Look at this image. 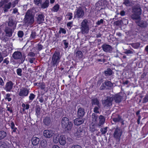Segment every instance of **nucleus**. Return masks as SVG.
I'll list each match as a JSON object with an SVG mask.
<instances>
[{"instance_id": "nucleus-1", "label": "nucleus", "mask_w": 148, "mask_h": 148, "mask_svg": "<svg viewBox=\"0 0 148 148\" xmlns=\"http://www.w3.org/2000/svg\"><path fill=\"white\" fill-rule=\"evenodd\" d=\"M61 57L60 52L55 51L53 53L50 62L51 66L52 67H56L59 65L60 62Z\"/></svg>"}, {"instance_id": "nucleus-2", "label": "nucleus", "mask_w": 148, "mask_h": 148, "mask_svg": "<svg viewBox=\"0 0 148 148\" xmlns=\"http://www.w3.org/2000/svg\"><path fill=\"white\" fill-rule=\"evenodd\" d=\"M34 17L31 11L29 10H28L25 13L23 19L24 23L27 25H32L34 22Z\"/></svg>"}, {"instance_id": "nucleus-3", "label": "nucleus", "mask_w": 148, "mask_h": 148, "mask_svg": "<svg viewBox=\"0 0 148 148\" xmlns=\"http://www.w3.org/2000/svg\"><path fill=\"white\" fill-rule=\"evenodd\" d=\"M61 125L63 128L69 132L71 130L73 126V123L71 121H69L68 118L64 117L61 120Z\"/></svg>"}, {"instance_id": "nucleus-4", "label": "nucleus", "mask_w": 148, "mask_h": 148, "mask_svg": "<svg viewBox=\"0 0 148 148\" xmlns=\"http://www.w3.org/2000/svg\"><path fill=\"white\" fill-rule=\"evenodd\" d=\"M88 21L86 19H84L81 23V30L83 34H87L89 32Z\"/></svg>"}, {"instance_id": "nucleus-5", "label": "nucleus", "mask_w": 148, "mask_h": 148, "mask_svg": "<svg viewBox=\"0 0 148 148\" xmlns=\"http://www.w3.org/2000/svg\"><path fill=\"white\" fill-rule=\"evenodd\" d=\"M84 15V12L81 7L77 8L74 13L73 19H79L82 18Z\"/></svg>"}, {"instance_id": "nucleus-6", "label": "nucleus", "mask_w": 148, "mask_h": 148, "mask_svg": "<svg viewBox=\"0 0 148 148\" xmlns=\"http://www.w3.org/2000/svg\"><path fill=\"white\" fill-rule=\"evenodd\" d=\"M13 58L16 60L19 59L21 63H23L25 60V57L22 56V53L19 51H15L12 54Z\"/></svg>"}, {"instance_id": "nucleus-7", "label": "nucleus", "mask_w": 148, "mask_h": 148, "mask_svg": "<svg viewBox=\"0 0 148 148\" xmlns=\"http://www.w3.org/2000/svg\"><path fill=\"white\" fill-rule=\"evenodd\" d=\"M85 130L82 126H80L77 129L76 132L74 133V135L76 138L83 137L85 134Z\"/></svg>"}, {"instance_id": "nucleus-8", "label": "nucleus", "mask_w": 148, "mask_h": 148, "mask_svg": "<svg viewBox=\"0 0 148 148\" xmlns=\"http://www.w3.org/2000/svg\"><path fill=\"white\" fill-rule=\"evenodd\" d=\"M112 98L107 97L106 99L102 101V104L104 107H108L112 106Z\"/></svg>"}, {"instance_id": "nucleus-9", "label": "nucleus", "mask_w": 148, "mask_h": 148, "mask_svg": "<svg viewBox=\"0 0 148 148\" xmlns=\"http://www.w3.org/2000/svg\"><path fill=\"white\" fill-rule=\"evenodd\" d=\"M113 136L117 142H119L120 140V128L116 127L113 134Z\"/></svg>"}, {"instance_id": "nucleus-10", "label": "nucleus", "mask_w": 148, "mask_h": 148, "mask_svg": "<svg viewBox=\"0 0 148 148\" xmlns=\"http://www.w3.org/2000/svg\"><path fill=\"white\" fill-rule=\"evenodd\" d=\"M29 89H28L25 87H22L20 89V91L19 93V95L22 97L24 98L25 97L28 96Z\"/></svg>"}, {"instance_id": "nucleus-11", "label": "nucleus", "mask_w": 148, "mask_h": 148, "mask_svg": "<svg viewBox=\"0 0 148 148\" xmlns=\"http://www.w3.org/2000/svg\"><path fill=\"white\" fill-rule=\"evenodd\" d=\"M13 84L11 81L7 82L5 85L4 89L6 92H10L13 88Z\"/></svg>"}, {"instance_id": "nucleus-12", "label": "nucleus", "mask_w": 148, "mask_h": 148, "mask_svg": "<svg viewBox=\"0 0 148 148\" xmlns=\"http://www.w3.org/2000/svg\"><path fill=\"white\" fill-rule=\"evenodd\" d=\"M103 50L105 52H110L112 50V48L110 45L106 43L103 44L101 46Z\"/></svg>"}, {"instance_id": "nucleus-13", "label": "nucleus", "mask_w": 148, "mask_h": 148, "mask_svg": "<svg viewBox=\"0 0 148 148\" xmlns=\"http://www.w3.org/2000/svg\"><path fill=\"white\" fill-rule=\"evenodd\" d=\"M84 119L78 117L74 120V123L75 125L77 126L79 125L83 124L84 121Z\"/></svg>"}, {"instance_id": "nucleus-14", "label": "nucleus", "mask_w": 148, "mask_h": 148, "mask_svg": "<svg viewBox=\"0 0 148 148\" xmlns=\"http://www.w3.org/2000/svg\"><path fill=\"white\" fill-rule=\"evenodd\" d=\"M54 134V132L51 130H45L43 132V135L47 138H50Z\"/></svg>"}, {"instance_id": "nucleus-15", "label": "nucleus", "mask_w": 148, "mask_h": 148, "mask_svg": "<svg viewBox=\"0 0 148 148\" xmlns=\"http://www.w3.org/2000/svg\"><path fill=\"white\" fill-rule=\"evenodd\" d=\"M43 122L46 126H49L52 122L51 120L50 117L46 116L44 118Z\"/></svg>"}, {"instance_id": "nucleus-16", "label": "nucleus", "mask_w": 148, "mask_h": 148, "mask_svg": "<svg viewBox=\"0 0 148 148\" xmlns=\"http://www.w3.org/2000/svg\"><path fill=\"white\" fill-rule=\"evenodd\" d=\"M85 114L84 109L82 108H78L77 112V116L83 118Z\"/></svg>"}, {"instance_id": "nucleus-17", "label": "nucleus", "mask_w": 148, "mask_h": 148, "mask_svg": "<svg viewBox=\"0 0 148 148\" xmlns=\"http://www.w3.org/2000/svg\"><path fill=\"white\" fill-rule=\"evenodd\" d=\"M117 16L116 15L114 16V18L112 19L111 23L114 22V25L116 26H119L120 25V20L118 19V18H117Z\"/></svg>"}, {"instance_id": "nucleus-18", "label": "nucleus", "mask_w": 148, "mask_h": 148, "mask_svg": "<svg viewBox=\"0 0 148 148\" xmlns=\"http://www.w3.org/2000/svg\"><path fill=\"white\" fill-rule=\"evenodd\" d=\"M5 32L6 36L9 37H11L12 34L13 30L12 29L6 27L5 29Z\"/></svg>"}, {"instance_id": "nucleus-19", "label": "nucleus", "mask_w": 148, "mask_h": 148, "mask_svg": "<svg viewBox=\"0 0 148 148\" xmlns=\"http://www.w3.org/2000/svg\"><path fill=\"white\" fill-rule=\"evenodd\" d=\"M99 122L98 124V125L99 126H101L104 124L105 118L103 115H100L99 117Z\"/></svg>"}, {"instance_id": "nucleus-20", "label": "nucleus", "mask_w": 148, "mask_h": 148, "mask_svg": "<svg viewBox=\"0 0 148 148\" xmlns=\"http://www.w3.org/2000/svg\"><path fill=\"white\" fill-rule=\"evenodd\" d=\"M40 140L39 138L33 136L32 138V144L34 145H37L39 142Z\"/></svg>"}, {"instance_id": "nucleus-21", "label": "nucleus", "mask_w": 148, "mask_h": 148, "mask_svg": "<svg viewBox=\"0 0 148 148\" xmlns=\"http://www.w3.org/2000/svg\"><path fill=\"white\" fill-rule=\"evenodd\" d=\"M40 5L42 8L45 9L47 8L49 5V0H45L44 2L41 3Z\"/></svg>"}, {"instance_id": "nucleus-22", "label": "nucleus", "mask_w": 148, "mask_h": 148, "mask_svg": "<svg viewBox=\"0 0 148 148\" xmlns=\"http://www.w3.org/2000/svg\"><path fill=\"white\" fill-rule=\"evenodd\" d=\"M132 12L140 15L141 14V10L140 8L139 7H134L133 8Z\"/></svg>"}, {"instance_id": "nucleus-23", "label": "nucleus", "mask_w": 148, "mask_h": 148, "mask_svg": "<svg viewBox=\"0 0 148 148\" xmlns=\"http://www.w3.org/2000/svg\"><path fill=\"white\" fill-rule=\"evenodd\" d=\"M12 3L10 2L4 5L3 7V10L4 12H7L8 11V10L10 9L11 7Z\"/></svg>"}, {"instance_id": "nucleus-24", "label": "nucleus", "mask_w": 148, "mask_h": 148, "mask_svg": "<svg viewBox=\"0 0 148 148\" xmlns=\"http://www.w3.org/2000/svg\"><path fill=\"white\" fill-rule=\"evenodd\" d=\"M10 127L12 130V133H15L16 132V130H18L17 127H15L14 123L13 121H11L10 122Z\"/></svg>"}, {"instance_id": "nucleus-25", "label": "nucleus", "mask_w": 148, "mask_h": 148, "mask_svg": "<svg viewBox=\"0 0 148 148\" xmlns=\"http://www.w3.org/2000/svg\"><path fill=\"white\" fill-rule=\"evenodd\" d=\"M60 144L62 145H64L66 143L65 138L64 136L63 135L60 136L59 141Z\"/></svg>"}, {"instance_id": "nucleus-26", "label": "nucleus", "mask_w": 148, "mask_h": 148, "mask_svg": "<svg viewBox=\"0 0 148 148\" xmlns=\"http://www.w3.org/2000/svg\"><path fill=\"white\" fill-rule=\"evenodd\" d=\"M91 104L92 106L96 105L97 106H99L100 105L99 102L97 98L92 99L91 101Z\"/></svg>"}, {"instance_id": "nucleus-27", "label": "nucleus", "mask_w": 148, "mask_h": 148, "mask_svg": "<svg viewBox=\"0 0 148 148\" xmlns=\"http://www.w3.org/2000/svg\"><path fill=\"white\" fill-rule=\"evenodd\" d=\"M136 22L138 26L141 27L145 28L146 27L147 25V22L145 21H141L139 22L136 21Z\"/></svg>"}, {"instance_id": "nucleus-28", "label": "nucleus", "mask_w": 148, "mask_h": 148, "mask_svg": "<svg viewBox=\"0 0 148 148\" xmlns=\"http://www.w3.org/2000/svg\"><path fill=\"white\" fill-rule=\"evenodd\" d=\"M44 18V16L42 14H40L38 15L37 20L39 24H40L43 22Z\"/></svg>"}, {"instance_id": "nucleus-29", "label": "nucleus", "mask_w": 148, "mask_h": 148, "mask_svg": "<svg viewBox=\"0 0 148 148\" xmlns=\"http://www.w3.org/2000/svg\"><path fill=\"white\" fill-rule=\"evenodd\" d=\"M60 8V5L58 4H56L51 9V11L53 12H56L58 11Z\"/></svg>"}, {"instance_id": "nucleus-30", "label": "nucleus", "mask_w": 148, "mask_h": 148, "mask_svg": "<svg viewBox=\"0 0 148 148\" xmlns=\"http://www.w3.org/2000/svg\"><path fill=\"white\" fill-rule=\"evenodd\" d=\"M40 88L42 90L44 91L43 94L47 92L50 89L49 86L46 87L45 85H41L40 86Z\"/></svg>"}, {"instance_id": "nucleus-31", "label": "nucleus", "mask_w": 148, "mask_h": 148, "mask_svg": "<svg viewBox=\"0 0 148 148\" xmlns=\"http://www.w3.org/2000/svg\"><path fill=\"white\" fill-rule=\"evenodd\" d=\"M75 54L76 57L79 59H81L83 56L82 53L81 51L79 50L77 51H76Z\"/></svg>"}, {"instance_id": "nucleus-32", "label": "nucleus", "mask_w": 148, "mask_h": 148, "mask_svg": "<svg viewBox=\"0 0 148 148\" xmlns=\"http://www.w3.org/2000/svg\"><path fill=\"white\" fill-rule=\"evenodd\" d=\"M9 58H6L3 60L2 63V66L3 67H7V65L9 64Z\"/></svg>"}, {"instance_id": "nucleus-33", "label": "nucleus", "mask_w": 148, "mask_h": 148, "mask_svg": "<svg viewBox=\"0 0 148 148\" xmlns=\"http://www.w3.org/2000/svg\"><path fill=\"white\" fill-rule=\"evenodd\" d=\"M7 136L5 132L3 130L0 131V140L4 139Z\"/></svg>"}, {"instance_id": "nucleus-34", "label": "nucleus", "mask_w": 148, "mask_h": 148, "mask_svg": "<svg viewBox=\"0 0 148 148\" xmlns=\"http://www.w3.org/2000/svg\"><path fill=\"white\" fill-rule=\"evenodd\" d=\"M40 110L41 108L39 106H38L36 107L35 115L38 118L40 116Z\"/></svg>"}, {"instance_id": "nucleus-35", "label": "nucleus", "mask_w": 148, "mask_h": 148, "mask_svg": "<svg viewBox=\"0 0 148 148\" xmlns=\"http://www.w3.org/2000/svg\"><path fill=\"white\" fill-rule=\"evenodd\" d=\"M92 121L93 123H96L98 119V116L94 113L92 114Z\"/></svg>"}, {"instance_id": "nucleus-36", "label": "nucleus", "mask_w": 148, "mask_h": 148, "mask_svg": "<svg viewBox=\"0 0 148 148\" xmlns=\"http://www.w3.org/2000/svg\"><path fill=\"white\" fill-rule=\"evenodd\" d=\"M113 98L116 103H119L120 102V95H116L113 97Z\"/></svg>"}, {"instance_id": "nucleus-37", "label": "nucleus", "mask_w": 148, "mask_h": 148, "mask_svg": "<svg viewBox=\"0 0 148 148\" xmlns=\"http://www.w3.org/2000/svg\"><path fill=\"white\" fill-rule=\"evenodd\" d=\"M112 71L110 68H108L107 70L105 71V75L106 76H110L112 75Z\"/></svg>"}, {"instance_id": "nucleus-38", "label": "nucleus", "mask_w": 148, "mask_h": 148, "mask_svg": "<svg viewBox=\"0 0 148 148\" xmlns=\"http://www.w3.org/2000/svg\"><path fill=\"white\" fill-rule=\"evenodd\" d=\"M140 15L134 13L131 16V18L133 20H140Z\"/></svg>"}, {"instance_id": "nucleus-39", "label": "nucleus", "mask_w": 148, "mask_h": 148, "mask_svg": "<svg viewBox=\"0 0 148 148\" xmlns=\"http://www.w3.org/2000/svg\"><path fill=\"white\" fill-rule=\"evenodd\" d=\"M100 108V105L99 106H95L94 108L93 112L96 113H99V110Z\"/></svg>"}, {"instance_id": "nucleus-40", "label": "nucleus", "mask_w": 148, "mask_h": 148, "mask_svg": "<svg viewBox=\"0 0 148 148\" xmlns=\"http://www.w3.org/2000/svg\"><path fill=\"white\" fill-rule=\"evenodd\" d=\"M9 0H1L0 2V7H1L3 5L8 3Z\"/></svg>"}, {"instance_id": "nucleus-41", "label": "nucleus", "mask_w": 148, "mask_h": 148, "mask_svg": "<svg viewBox=\"0 0 148 148\" xmlns=\"http://www.w3.org/2000/svg\"><path fill=\"white\" fill-rule=\"evenodd\" d=\"M107 127H106L104 128H101L100 129V131L102 135H105L107 132Z\"/></svg>"}, {"instance_id": "nucleus-42", "label": "nucleus", "mask_w": 148, "mask_h": 148, "mask_svg": "<svg viewBox=\"0 0 148 148\" xmlns=\"http://www.w3.org/2000/svg\"><path fill=\"white\" fill-rule=\"evenodd\" d=\"M6 111H8L10 113H12L13 112V107L10 105H7L6 107Z\"/></svg>"}, {"instance_id": "nucleus-43", "label": "nucleus", "mask_w": 148, "mask_h": 148, "mask_svg": "<svg viewBox=\"0 0 148 148\" xmlns=\"http://www.w3.org/2000/svg\"><path fill=\"white\" fill-rule=\"evenodd\" d=\"M131 45L135 49L138 48L140 45V44L139 42L131 44Z\"/></svg>"}, {"instance_id": "nucleus-44", "label": "nucleus", "mask_w": 148, "mask_h": 148, "mask_svg": "<svg viewBox=\"0 0 148 148\" xmlns=\"http://www.w3.org/2000/svg\"><path fill=\"white\" fill-rule=\"evenodd\" d=\"M0 148H9L4 143L0 142Z\"/></svg>"}, {"instance_id": "nucleus-45", "label": "nucleus", "mask_w": 148, "mask_h": 148, "mask_svg": "<svg viewBox=\"0 0 148 148\" xmlns=\"http://www.w3.org/2000/svg\"><path fill=\"white\" fill-rule=\"evenodd\" d=\"M11 94L10 93H7L6 95V97H5V99L7 100L8 101L10 102L12 100V98L10 97Z\"/></svg>"}, {"instance_id": "nucleus-46", "label": "nucleus", "mask_w": 148, "mask_h": 148, "mask_svg": "<svg viewBox=\"0 0 148 148\" xmlns=\"http://www.w3.org/2000/svg\"><path fill=\"white\" fill-rule=\"evenodd\" d=\"M24 35V33L22 31L19 30L17 33V35L19 38H22Z\"/></svg>"}, {"instance_id": "nucleus-47", "label": "nucleus", "mask_w": 148, "mask_h": 148, "mask_svg": "<svg viewBox=\"0 0 148 148\" xmlns=\"http://www.w3.org/2000/svg\"><path fill=\"white\" fill-rule=\"evenodd\" d=\"M67 19L69 20H71L73 18V14L71 12H68L66 15Z\"/></svg>"}, {"instance_id": "nucleus-48", "label": "nucleus", "mask_w": 148, "mask_h": 148, "mask_svg": "<svg viewBox=\"0 0 148 148\" xmlns=\"http://www.w3.org/2000/svg\"><path fill=\"white\" fill-rule=\"evenodd\" d=\"M61 33L65 34L66 33V31L65 29L60 27V30L58 32V33L59 34H61Z\"/></svg>"}, {"instance_id": "nucleus-49", "label": "nucleus", "mask_w": 148, "mask_h": 148, "mask_svg": "<svg viewBox=\"0 0 148 148\" xmlns=\"http://www.w3.org/2000/svg\"><path fill=\"white\" fill-rule=\"evenodd\" d=\"M42 2V0H34V4L37 6L40 5V4H41Z\"/></svg>"}, {"instance_id": "nucleus-50", "label": "nucleus", "mask_w": 148, "mask_h": 148, "mask_svg": "<svg viewBox=\"0 0 148 148\" xmlns=\"http://www.w3.org/2000/svg\"><path fill=\"white\" fill-rule=\"evenodd\" d=\"M85 143L87 145H90L91 144V142L90 141V137H86L85 140Z\"/></svg>"}, {"instance_id": "nucleus-51", "label": "nucleus", "mask_w": 148, "mask_h": 148, "mask_svg": "<svg viewBox=\"0 0 148 148\" xmlns=\"http://www.w3.org/2000/svg\"><path fill=\"white\" fill-rule=\"evenodd\" d=\"M16 73L17 74L20 76H21L22 75V69L21 68H19L17 69L16 70Z\"/></svg>"}, {"instance_id": "nucleus-52", "label": "nucleus", "mask_w": 148, "mask_h": 148, "mask_svg": "<svg viewBox=\"0 0 148 148\" xmlns=\"http://www.w3.org/2000/svg\"><path fill=\"white\" fill-rule=\"evenodd\" d=\"M63 42L64 44V48L65 49H66L69 46V43L67 42V40H63Z\"/></svg>"}, {"instance_id": "nucleus-53", "label": "nucleus", "mask_w": 148, "mask_h": 148, "mask_svg": "<svg viewBox=\"0 0 148 148\" xmlns=\"http://www.w3.org/2000/svg\"><path fill=\"white\" fill-rule=\"evenodd\" d=\"M92 143L95 145H97V142L96 140V136H92Z\"/></svg>"}, {"instance_id": "nucleus-54", "label": "nucleus", "mask_w": 148, "mask_h": 148, "mask_svg": "<svg viewBox=\"0 0 148 148\" xmlns=\"http://www.w3.org/2000/svg\"><path fill=\"white\" fill-rule=\"evenodd\" d=\"M35 95L34 94L32 93L30 94L29 96V99L30 100L32 101L35 98Z\"/></svg>"}, {"instance_id": "nucleus-55", "label": "nucleus", "mask_w": 148, "mask_h": 148, "mask_svg": "<svg viewBox=\"0 0 148 148\" xmlns=\"http://www.w3.org/2000/svg\"><path fill=\"white\" fill-rule=\"evenodd\" d=\"M112 120L115 122H118L120 120V116L119 115L118 117L113 118Z\"/></svg>"}, {"instance_id": "nucleus-56", "label": "nucleus", "mask_w": 148, "mask_h": 148, "mask_svg": "<svg viewBox=\"0 0 148 148\" xmlns=\"http://www.w3.org/2000/svg\"><path fill=\"white\" fill-rule=\"evenodd\" d=\"M14 25V22L13 21L12 19L10 20L8 23V26L12 27Z\"/></svg>"}, {"instance_id": "nucleus-57", "label": "nucleus", "mask_w": 148, "mask_h": 148, "mask_svg": "<svg viewBox=\"0 0 148 148\" xmlns=\"http://www.w3.org/2000/svg\"><path fill=\"white\" fill-rule=\"evenodd\" d=\"M38 46V50L39 51H40L43 49V46L40 43H38L37 45Z\"/></svg>"}, {"instance_id": "nucleus-58", "label": "nucleus", "mask_w": 148, "mask_h": 148, "mask_svg": "<svg viewBox=\"0 0 148 148\" xmlns=\"http://www.w3.org/2000/svg\"><path fill=\"white\" fill-rule=\"evenodd\" d=\"M105 84L106 86L111 87L112 85V84L110 81H106L105 82Z\"/></svg>"}, {"instance_id": "nucleus-59", "label": "nucleus", "mask_w": 148, "mask_h": 148, "mask_svg": "<svg viewBox=\"0 0 148 148\" xmlns=\"http://www.w3.org/2000/svg\"><path fill=\"white\" fill-rule=\"evenodd\" d=\"M148 101V94L143 99V103H146Z\"/></svg>"}, {"instance_id": "nucleus-60", "label": "nucleus", "mask_w": 148, "mask_h": 148, "mask_svg": "<svg viewBox=\"0 0 148 148\" xmlns=\"http://www.w3.org/2000/svg\"><path fill=\"white\" fill-rule=\"evenodd\" d=\"M36 33L35 32H32L30 35V37L34 39L36 36Z\"/></svg>"}, {"instance_id": "nucleus-61", "label": "nucleus", "mask_w": 148, "mask_h": 148, "mask_svg": "<svg viewBox=\"0 0 148 148\" xmlns=\"http://www.w3.org/2000/svg\"><path fill=\"white\" fill-rule=\"evenodd\" d=\"M103 20L102 19H101L100 20H98L97 22L96 23V24L98 25H100L101 24L103 23Z\"/></svg>"}, {"instance_id": "nucleus-62", "label": "nucleus", "mask_w": 148, "mask_h": 148, "mask_svg": "<svg viewBox=\"0 0 148 148\" xmlns=\"http://www.w3.org/2000/svg\"><path fill=\"white\" fill-rule=\"evenodd\" d=\"M73 21H70L67 23L66 24L67 26L68 27H70V29L72 27Z\"/></svg>"}, {"instance_id": "nucleus-63", "label": "nucleus", "mask_w": 148, "mask_h": 148, "mask_svg": "<svg viewBox=\"0 0 148 148\" xmlns=\"http://www.w3.org/2000/svg\"><path fill=\"white\" fill-rule=\"evenodd\" d=\"M106 88V86L104 83H102L100 86L99 89L100 90H102Z\"/></svg>"}, {"instance_id": "nucleus-64", "label": "nucleus", "mask_w": 148, "mask_h": 148, "mask_svg": "<svg viewBox=\"0 0 148 148\" xmlns=\"http://www.w3.org/2000/svg\"><path fill=\"white\" fill-rule=\"evenodd\" d=\"M71 148H82L81 146L78 145H73Z\"/></svg>"}]
</instances>
